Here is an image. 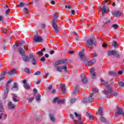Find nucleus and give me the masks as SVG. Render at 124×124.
Wrapping results in <instances>:
<instances>
[{
    "label": "nucleus",
    "instance_id": "obj_1",
    "mask_svg": "<svg viewBox=\"0 0 124 124\" xmlns=\"http://www.w3.org/2000/svg\"><path fill=\"white\" fill-rule=\"evenodd\" d=\"M113 84H114V83L111 82L110 85H108V83L106 82L105 85L106 89L102 91V93H104V94L106 95H112V93H113V88L111 86H112Z\"/></svg>",
    "mask_w": 124,
    "mask_h": 124
},
{
    "label": "nucleus",
    "instance_id": "obj_2",
    "mask_svg": "<svg viewBox=\"0 0 124 124\" xmlns=\"http://www.w3.org/2000/svg\"><path fill=\"white\" fill-rule=\"evenodd\" d=\"M59 16H56V14H54V17L53 18L52 21V28L54 29L55 32L58 33L60 31V30L58 29V24L56 23V19H58Z\"/></svg>",
    "mask_w": 124,
    "mask_h": 124
},
{
    "label": "nucleus",
    "instance_id": "obj_3",
    "mask_svg": "<svg viewBox=\"0 0 124 124\" xmlns=\"http://www.w3.org/2000/svg\"><path fill=\"white\" fill-rule=\"evenodd\" d=\"M96 43V41L95 40V38L94 36H92V39H88L87 41V45L88 47L91 49V47L90 46H93L95 45Z\"/></svg>",
    "mask_w": 124,
    "mask_h": 124
},
{
    "label": "nucleus",
    "instance_id": "obj_4",
    "mask_svg": "<svg viewBox=\"0 0 124 124\" xmlns=\"http://www.w3.org/2000/svg\"><path fill=\"white\" fill-rule=\"evenodd\" d=\"M122 115V116H123V117H124V110H123V108H122L120 107H117L116 108V112H115V114L114 115V117L115 118H118Z\"/></svg>",
    "mask_w": 124,
    "mask_h": 124
},
{
    "label": "nucleus",
    "instance_id": "obj_5",
    "mask_svg": "<svg viewBox=\"0 0 124 124\" xmlns=\"http://www.w3.org/2000/svg\"><path fill=\"white\" fill-rule=\"evenodd\" d=\"M108 56H115L116 58H120V56L119 52L117 50H109L108 53Z\"/></svg>",
    "mask_w": 124,
    "mask_h": 124
},
{
    "label": "nucleus",
    "instance_id": "obj_6",
    "mask_svg": "<svg viewBox=\"0 0 124 124\" xmlns=\"http://www.w3.org/2000/svg\"><path fill=\"white\" fill-rule=\"evenodd\" d=\"M79 56L82 62H86L87 61V57L85 55V49L83 48L82 50L79 52Z\"/></svg>",
    "mask_w": 124,
    "mask_h": 124
},
{
    "label": "nucleus",
    "instance_id": "obj_7",
    "mask_svg": "<svg viewBox=\"0 0 124 124\" xmlns=\"http://www.w3.org/2000/svg\"><path fill=\"white\" fill-rule=\"evenodd\" d=\"M31 54H29V57L25 55L22 56V60L25 62H31Z\"/></svg>",
    "mask_w": 124,
    "mask_h": 124
},
{
    "label": "nucleus",
    "instance_id": "obj_8",
    "mask_svg": "<svg viewBox=\"0 0 124 124\" xmlns=\"http://www.w3.org/2000/svg\"><path fill=\"white\" fill-rule=\"evenodd\" d=\"M33 40H34V42L36 43H37L38 42H42L43 41V38H42V37L39 36H35L34 37V38H33Z\"/></svg>",
    "mask_w": 124,
    "mask_h": 124
},
{
    "label": "nucleus",
    "instance_id": "obj_9",
    "mask_svg": "<svg viewBox=\"0 0 124 124\" xmlns=\"http://www.w3.org/2000/svg\"><path fill=\"white\" fill-rule=\"evenodd\" d=\"M0 112L1 114H0V120L2 119V116H3V112H4V108H3V106L2 105V102L1 100H0Z\"/></svg>",
    "mask_w": 124,
    "mask_h": 124
},
{
    "label": "nucleus",
    "instance_id": "obj_10",
    "mask_svg": "<svg viewBox=\"0 0 124 124\" xmlns=\"http://www.w3.org/2000/svg\"><path fill=\"white\" fill-rule=\"evenodd\" d=\"M67 62V59H62L60 60H59L57 62H55V65H60V64H62L64 63V62Z\"/></svg>",
    "mask_w": 124,
    "mask_h": 124
},
{
    "label": "nucleus",
    "instance_id": "obj_11",
    "mask_svg": "<svg viewBox=\"0 0 124 124\" xmlns=\"http://www.w3.org/2000/svg\"><path fill=\"white\" fill-rule=\"evenodd\" d=\"M80 90V86L79 85H76L74 89L73 90L72 95L74 96L76 95L78 93V91Z\"/></svg>",
    "mask_w": 124,
    "mask_h": 124
},
{
    "label": "nucleus",
    "instance_id": "obj_12",
    "mask_svg": "<svg viewBox=\"0 0 124 124\" xmlns=\"http://www.w3.org/2000/svg\"><path fill=\"white\" fill-rule=\"evenodd\" d=\"M80 77L81 78V82L83 84H87V83H88V78L85 77V75L84 74H81Z\"/></svg>",
    "mask_w": 124,
    "mask_h": 124
},
{
    "label": "nucleus",
    "instance_id": "obj_13",
    "mask_svg": "<svg viewBox=\"0 0 124 124\" xmlns=\"http://www.w3.org/2000/svg\"><path fill=\"white\" fill-rule=\"evenodd\" d=\"M90 73L92 75V79H95L96 78V74L94 72V68H92L90 69Z\"/></svg>",
    "mask_w": 124,
    "mask_h": 124
},
{
    "label": "nucleus",
    "instance_id": "obj_14",
    "mask_svg": "<svg viewBox=\"0 0 124 124\" xmlns=\"http://www.w3.org/2000/svg\"><path fill=\"white\" fill-rule=\"evenodd\" d=\"M22 83L23 84V87L25 90H30L31 89V86H28V83L27 82V80L24 79L22 80Z\"/></svg>",
    "mask_w": 124,
    "mask_h": 124
},
{
    "label": "nucleus",
    "instance_id": "obj_15",
    "mask_svg": "<svg viewBox=\"0 0 124 124\" xmlns=\"http://www.w3.org/2000/svg\"><path fill=\"white\" fill-rule=\"evenodd\" d=\"M30 58H31V62L32 64H33V65H35V64H36V60H35V59H34V57H33V55H32V53H30Z\"/></svg>",
    "mask_w": 124,
    "mask_h": 124
},
{
    "label": "nucleus",
    "instance_id": "obj_16",
    "mask_svg": "<svg viewBox=\"0 0 124 124\" xmlns=\"http://www.w3.org/2000/svg\"><path fill=\"white\" fill-rule=\"evenodd\" d=\"M60 88L62 89V92L63 93V94H64V93H66V87L65 86V84H61Z\"/></svg>",
    "mask_w": 124,
    "mask_h": 124
},
{
    "label": "nucleus",
    "instance_id": "obj_17",
    "mask_svg": "<svg viewBox=\"0 0 124 124\" xmlns=\"http://www.w3.org/2000/svg\"><path fill=\"white\" fill-rule=\"evenodd\" d=\"M18 52L20 55L23 57V56H24L26 55V51L24 49L22 48L21 47H18Z\"/></svg>",
    "mask_w": 124,
    "mask_h": 124
},
{
    "label": "nucleus",
    "instance_id": "obj_18",
    "mask_svg": "<svg viewBox=\"0 0 124 124\" xmlns=\"http://www.w3.org/2000/svg\"><path fill=\"white\" fill-rule=\"evenodd\" d=\"M14 85H13L12 87V88H11V90H12V91H18V84H17V83H16V82H15L14 83Z\"/></svg>",
    "mask_w": 124,
    "mask_h": 124
},
{
    "label": "nucleus",
    "instance_id": "obj_19",
    "mask_svg": "<svg viewBox=\"0 0 124 124\" xmlns=\"http://www.w3.org/2000/svg\"><path fill=\"white\" fill-rule=\"evenodd\" d=\"M9 92V89H7L5 88V90L4 91V94L3 95V99H6V97H7V94H8V93Z\"/></svg>",
    "mask_w": 124,
    "mask_h": 124
},
{
    "label": "nucleus",
    "instance_id": "obj_20",
    "mask_svg": "<svg viewBox=\"0 0 124 124\" xmlns=\"http://www.w3.org/2000/svg\"><path fill=\"white\" fill-rule=\"evenodd\" d=\"M113 15L115 16V17H118V16H121L122 15V13L120 11H114L112 13Z\"/></svg>",
    "mask_w": 124,
    "mask_h": 124
},
{
    "label": "nucleus",
    "instance_id": "obj_21",
    "mask_svg": "<svg viewBox=\"0 0 124 124\" xmlns=\"http://www.w3.org/2000/svg\"><path fill=\"white\" fill-rule=\"evenodd\" d=\"M16 70H17V69H13V70L8 72L7 74H8L9 75H13L16 73Z\"/></svg>",
    "mask_w": 124,
    "mask_h": 124
},
{
    "label": "nucleus",
    "instance_id": "obj_22",
    "mask_svg": "<svg viewBox=\"0 0 124 124\" xmlns=\"http://www.w3.org/2000/svg\"><path fill=\"white\" fill-rule=\"evenodd\" d=\"M93 93H91L89 97V100L88 101L90 103H92L93 101Z\"/></svg>",
    "mask_w": 124,
    "mask_h": 124
},
{
    "label": "nucleus",
    "instance_id": "obj_23",
    "mask_svg": "<svg viewBox=\"0 0 124 124\" xmlns=\"http://www.w3.org/2000/svg\"><path fill=\"white\" fill-rule=\"evenodd\" d=\"M98 114L99 116L101 117L103 116V109H102V108L99 107L98 108Z\"/></svg>",
    "mask_w": 124,
    "mask_h": 124
},
{
    "label": "nucleus",
    "instance_id": "obj_24",
    "mask_svg": "<svg viewBox=\"0 0 124 124\" xmlns=\"http://www.w3.org/2000/svg\"><path fill=\"white\" fill-rule=\"evenodd\" d=\"M8 106L9 109H14L15 108V106L12 104V102H10L8 104Z\"/></svg>",
    "mask_w": 124,
    "mask_h": 124
},
{
    "label": "nucleus",
    "instance_id": "obj_25",
    "mask_svg": "<svg viewBox=\"0 0 124 124\" xmlns=\"http://www.w3.org/2000/svg\"><path fill=\"white\" fill-rule=\"evenodd\" d=\"M49 118L50 119V121L52 122V123H54L56 121L55 119V117L53 115H52V114L50 113L49 115Z\"/></svg>",
    "mask_w": 124,
    "mask_h": 124
},
{
    "label": "nucleus",
    "instance_id": "obj_26",
    "mask_svg": "<svg viewBox=\"0 0 124 124\" xmlns=\"http://www.w3.org/2000/svg\"><path fill=\"white\" fill-rule=\"evenodd\" d=\"M86 116L88 117L90 120H93L94 119L93 115H91V114H90V113L88 112H86Z\"/></svg>",
    "mask_w": 124,
    "mask_h": 124
},
{
    "label": "nucleus",
    "instance_id": "obj_27",
    "mask_svg": "<svg viewBox=\"0 0 124 124\" xmlns=\"http://www.w3.org/2000/svg\"><path fill=\"white\" fill-rule=\"evenodd\" d=\"M13 81V80H12V79H10V80H8L6 85L5 89H7L8 90H9V88H10V86H9V84L10 83H11V82H12Z\"/></svg>",
    "mask_w": 124,
    "mask_h": 124
},
{
    "label": "nucleus",
    "instance_id": "obj_28",
    "mask_svg": "<svg viewBox=\"0 0 124 124\" xmlns=\"http://www.w3.org/2000/svg\"><path fill=\"white\" fill-rule=\"evenodd\" d=\"M62 70V69L64 70L65 73H68V70H67V67L65 65H63L62 66H61Z\"/></svg>",
    "mask_w": 124,
    "mask_h": 124
},
{
    "label": "nucleus",
    "instance_id": "obj_29",
    "mask_svg": "<svg viewBox=\"0 0 124 124\" xmlns=\"http://www.w3.org/2000/svg\"><path fill=\"white\" fill-rule=\"evenodd\" d=\"M29 4H26L23 2H21L19 4L17 5L18 7H23L25 6V5H28Z\"/></svg>",
    "mask_w": 124,
    "mask_h": 124
},
{
    "label": "nucleus",
    "instance_id": "obj_30",
    "mask_svg": "<svg viewBox=\"0 0 124 124\" xmlns=\"http://www.w3.org/2000/svg\"><path fill=\"white\" fill-rule=\"evenodd\" d=\"M102 13L103 16H104V14L106 13V7H105V5H104L102 9Z\"/></svg>",
    "mask_w": 124,
    "mask_h": 124
},
{
    "label": "nucleus",
    "instance_id": "obj_31",
    "mask_svg": "<svg viewBox=\"0 0 124 124\" xmlns=\"http://www.w3.org/2000/svg\"><path fill=\"white\" fill-rule=\"evenodd\" d=\"M100 121H101V123H106V118L105 117L103 116H101L100 118Z\"/></svg>",
    "mask_w": 124,
    "mask_h": 124
},
{
    "label": "nucleus",
    "instance_id": "obj_32",
    "mask_svg": "<svg viewBox=\"0 0 124 124\" xmlns=\"http://www.w3.org/2000/svg\"><path fill=\"white\" fill-rule=\"evenodd\" d=\"M112 46L114 47V48H117L118 46V43L116 41H114L112 43Z\"/></svg>",
    "mask_w": 124,
    "mask_h": 124
},
{
    "label": "nucleus",
    "instance_id": "obj_33",
    "mask_svg": "<svg viewBox=\"0 0 124 124\" xmlns=\"http://www.w3.org/2000/svg\"><path fill=\"white\" fill-rule=\"evenodd\" d=\"M25 14H29L30 13V10L28 8L25 7L24 8Z\"/></svg>",
    "mask_w": 124,
    "mask_h": 124
},
{
    "label": "nucleus",
    "instance_id": "obj_34",
    "mask_svg": "<svg viewBox=\"0 0 124 124\" xmlns=\"http://www.w3.org/2000/svg\"><path fill=\"white\" fill-rule=\"evenodd\" d=\"M75 115L76 117L78 118V119L79 121H81V115L78 114V113H77V112H75Z\"/></svg>",
    "mask_w": 124,
    "mask_h": 124
},
{
    "label": "nucleus",
    "instance_id": "obj_35",
    "mask_svg": "<svg viewBox=\"0 0 124 124\" xmlns=\"http://www.w3.org/2000/svg\"><path fill=\"white\" fill-rule=\"evenodd\" d=\"M40 97H41V95L38 94V95L35 97L36 101H40Z\"/></svg>",
    "mask_w": 124,
    "mask_h": 124
},
{
    "label": "nucleus",
    "instance_id": "obj_36",
    "mask_svg": "<svg viewBox=\"0 0 124 124\" xmlns=\"http://www.w3.org/2000/svg\"><path fill=\"white\" fill-rule=\"evenodd\" d=\"M24 71L28 74H31V71H30V69L29 68H25Z\"/></svg>",
    "mask_w": 124,
    "mask_h": 124
},
{
    "label": "nucleus",
    "instance_id": "obj_37",
    "mask_svg": "<svg viewBox=\"0 0 124 124\" xmlns=\"http://www.w3.org/2000/svg\"><path fill=\"white\" fill-rule=\"evenodd\" d=\"M64 101H65V99L60 100V99H59L58 104H63V103H64Z\"/></svg>",
    "mask_w": 124,
    "mask_h": 124
},
{
    "label": "nucleus",
    "instance_id": "obj_38",
    "mask_svg": "<svg viewBox=\"0 0 124 124\" xmlns=\"http://www.w3.org/2000/svg\"><path fill=\"white\" fill-rule=\"evenodd\" d=\"M96 62V59H93L91 61L88 62V64H91V62H92V64H94Z\"/></svg>",
    "mask_w": 124,
    "mask_h": 124
},
{
    "label": "nucleus",
    "instance_id": "obj_39",
    "mask_svg": "<svg viewBox=\"0 0 124 124\" xmlns=\"http://www.w3.org/2000/svg\"><path fill=\"white\" fill-rule=\"evenodd\" d=\"M118 85L120 87H124V82L123 81H119L118 82Z\"/></svg>",
    "mask_w": 124,
    "mask_h": 124
},
{
    "label": "nucleus",
    "instance_id": "obj_40",
    "mask_svg": "<svg viewBox=\"0 0 124 124\" xmlns=\"http://www.w3.org/2000/svg\"><path fill=\"white\" fill-rule=\"evenodd\" d=\"M108 74H109V75L115 76V75H116L117 74V73H116V72H115L111 71L108 73Z\"/></svg>",
    "mask_w": 124,
    "mask_h": 124
},
{
    "label": "nucleus",
    "instance_id": "obj_41",
    "mask_svg": "<svg viewBox=\"0 0 124 124\" xmlns=\"http://www.w3.org/2000/svg\"><path fill=\"white\" fill-rule=\"evenodd\" d=\"M25 41H21L18 43V45H16V46L18 47L19 46V47H21L23 44H24Z\"/></svg>",
    "mask_w": 124,
    "mask_h": 124
},
{
    "label": "nucleus",
    "instance_id": "obj_42",
    "mask_svg": "<svg viewBox=\"0 0 124 124\" xmlns=\"http://www.w3.org/2000/svg\"><path fill=\"white\" fill-rule=\"evenodd\" d=\"M82 102H83V103H87V102H89V100L88 99V98L85 97L83 98Z\"/></svg>",
    "mask_w": 124,
    "mask_h": 124
},
{
    "label": "nucleus",
    "instance_id": "obj_43",
    "mask_svg": "<svg viewBox=\"0 0 124 124\" xmlns=\"http://www.w3.org/2000/svg\"><path fill=\"white\" fill-rule=\"evenodd\" d=\"M77 99H78V98H73L71 99L70 100V102H71V104H73V103H74V102H75L76 101V100H77Z\"/></svg>",
    "mask_w": 124,
    "mask_h": 124
},
{
    "label": "nucleus",
    "instance_id": "obj_44",
    "mask_svg": "<svg viewBox=\"0 0 124 124\" xmlns=\"http://www.w3.org/2000/svg\"><path fill=\"white\" fill-rule=\"evenodd\" d=\"M112 28H113L114 30H117L119 28V25L118 24H113L112 26Z\"/></svg>",
    "mask_w": 124,
    "mask_h": 124
},
{
    "label": "nucleus",
    "instance_id": "obj_45",
    "mask_svg": "<svg viewBox=\"0 0 124 124\" xmlns=\"http://www.w3.org/2000/svg\"><path fill=\"white\" fill-rule=\"evenodd\" d=\"M59 97H56L54 98V100H53V103H56V102H58L59 101Z\"/></svg>",
    "mask_w": 124,
    "mask_h": 124
},
{
    "label": "nucleus",
    "instance_id": "obj_46",
    "mask_svg": "<svg viewBox=\"0 0 124 124\" xmlns=\"http://www.w3.org/2000/svg\"><path fill=\"white\" fill-rule=\"evenodd\" d=\"M93 93H98V89L94 88L93 90Z\"/></svg>",
    "mask_w": 124,
    "mask_h": 124
},
{
    "label": "nucleus",
    "instance_id": "obj_47",
    "mask_svg": "<svg viewBox=\"0 0 124 124\" xmlns=\"http://www.w3.org/2000/svg\"><path fill=\"white\" fill-rule=\"evenodd\" d=\"M29 100V103H31V102L33 101V99H34V98L33 97H31L28 99Z\"/></svg>",
    "mask_w": 124,
    "mask_h": 124
},
{
    "label": "nucleus",
    "instance_id": "obj_48",
    "mask_svg": "<svg viewBox=\"0 0 124 124\" xmlns=\"http://www.w3.org/2000/svg\"><path fill=\"white\" fill-rule=\"evenodd\" d=\"M112 94H113L114 95V96H115V97H117L118 95H119V93L115 92V93H113V92H112Z\"/></svg>",
    "mask_w": 124,
    "mask_h": 124
},
{
    "label": "nucleus",
    "instance_id": "obj_49",
    "mask_svg": "<svg viewBox=\"0 0 124 124\" xmlns=\"http://www.w3.org/2000/svg\"><path fill=\"white\" fill-rule=\"evenodd\" d=\"M74 122H75L76 123L78 122V124H85L81 120H80L79 121H76V120H74Z\"/></svg>",
    "mask_w": 124,
    "mask_h": 124
},
{
    "label": "nucleus",
    "instance_id": "obj_50",
    "mask_svg": "<svg viewBox=\"0 0 124 124\" xmlns=\"http://www.w3.org/2000/svg\"><path fill=\"white\" fill-rule=\"evenodd\" d=\"M57 71H58L59 72H62V67H58L56 68Z\"/></svg>",
    "mask_w": 124,
    "mask_h": 124
},
{
    "label": "nucleus",
    "instance_id": "obj_51",
    "mask_svg": "<svg viewBox=\"0 0 124 124\" xmlns=\"http://www.w3.org/2000/svg\"><path fill=\"white\" fill-rule=\"evenodd\" d=\"M37 54H39V56H43V51L41 50V51H38Z\"/></svg>",
    "mask_w": 124,
    "mask_h": 124
},
{
    "label": "nucleus",
    "instance_id": "obj_52",
    "mask_svg": "<svg viewBox=\"0 0 124 124\" xmlns=\"http://www.w3.org/2000/svg\"><path fill=\"white\" fill-rule=\"evenodd\" d=\"M111 23V20H108L106 21L105 22V25H109Z\"/></svg>",
    "mask_w": 124,
    "mask_h": 124
},
{
    "label": "nucleus",
    "instance_id": "obj_53",
    "mask_svg": "<svg viewBox=\"0 0 124 124\" xmlns=\"http://www.w3.org/2000/svg\"><path fill=\"white\" fill-rule=\"evenodd\" d=\"M40 74H41V72L40 71H38L33 75H40Z\"/></svg>",
    "mask_w": 124,
    "mask_h": 124
},
{
    "label": "nucleus",
    "instance_id": "obj_54",
    "mask_svg": "<svg viewBox=\"0 0 124 124\" xmlns=\"http://www.w3.org/2000/svg\"><path fill=\"white\" fill-rule=\"evenodd\" d=\"M76 40L78 41L79 39V36L78 35V34L76 33V37H75Z\"/></svg>",
    "mask_w": 124,
    "mask_h": 124
},
{
    "label": "nucleus",
    "instance_id": "obj_55",
    "mask_svg": "<svg viewBox=\"0 0 124 124\" xmlns=\"http://www.w3.org/2000/svg\"><path fill=\"white\" fill-rule=\"evenodd\" d=\"M6 73H7L6 71H3V72H2L1 73L0 76L3 77V76H4V75H5V74H6Z\"/></svg>",
    "mask_w": 124,
    "mask_h": 124
},
{
    "label": "nucleus",
    "instance_id": "obj_56",
    "mask_svg": "<svg viewBox=\"0 0 124 124\" xmlns=\"http://www.w3.org/2000/svg\"><path fill=\"white\" fill-rule=\"evenodd\" d=\"M9 10H10V9L8 8L7 10L5 11V15H8V14H9Z\"/></svg>",
    "mask_w": 124,
    "mask_h": 124
},
{
    "label": "nucleus",
    "instance_id": "obj_57",
    "mask_svg": "<svg viewBox=\"0 0 124 124\" xmlns=\"http://www.w3.org/2000/svg\"><path fill=\"white\" fill-rule=\"evenodd\" d=\"M68 53H69V54H70L71 55H73L75 54V52L74 51H72V50H69L68 51Z\"/></svg>",
    "mask_w": 124,
    "mask_h": 124
},
{
    "label": "nucleus",
    "instance_id": "obj_58",
    "mask_svg": "<svg viewBox=\"0 0 124 124\" xmlns=\"http://www.w3.org/2000/svg\"><path fill=\"white\" fill-rule=\"evenodd\" d=\"M45 60H46L45 57H42L40 59L41 62H45Z\"/></svg>",
    "mask_w": 124,
    "mask_h": 124
},
{
    "label": "nucleus",
    "instance_id": "obj_59",
    "mask_svg": "<svg viewBox=\"0 0 124 124\" xmlns=\"http://www.w3.org/2000/svg\"><path fill=\"white\" fill-rule=\"evenodd\" d=\"M49 54H50V55H53V54H55V51L53 50H50L49 51Z\"/></svg>",
    "mask_w": 124,
    "mask_h": 124
},
{
    "label": "nucleus",
    "instance_id": "obj_60",
    "mask_svg": "<svg viewBox=\"0 0 124 124\" xmlns=\"http://www.w3.org/2000/svg\"><path fill=\"white\" fill-rule=\"evenodd\" d=\"M45 27H46V25H45V24H43L41 25V28L43 29V30H44Z\"/></svg>",
    "mask_w": 124,
    "mask_h": 124
},
{
    "label": "nucleus",
    "instance_id": "obj_61",
    "mask_svg": "<svg viewBox=\"0 0 124 124\" xmlns=\"http://www.w3.org/2000/svg\"><path fill=\"white\" fill-rule=\"evenodd\" d=\"M71 5H69V6H67V5H65V8H68V9H70L71 8Z\"/></svg>",
    "mask_w": 124,
    "mask_h": 124
},
{
    "label": "nucleus",
    "instance_id": "obj_62",
    "mask_svg": "<svg viewBox=\"0 0 124 124\" xmlns=\"http://www.w3.org/2000/svg\"><path fill=\"white\" fill-rule=\"evenodd\" d=\"M33 93L35 94H36V93H37V90L36 89L34 88L33 89Z\"/></svg>",
    "mask_w": 124,
    "mask_h": 124
},
{
    "label": "nucleus",
    "instance_id": "obj_63",
    "mask_svg": "<svg viewBox=\"0 0 124 124\" xmlns=\"http://www.w3.org/2000/svg\"><path fill=\"white\" fill-rule=\"evenodd\" d=\"M13 101H14V102H18V101H19V100H17L16 98L14 97L13 98Z\"/></svg>",
    "mask_w": 124,
    "mask_h": 124
},
{
    "label": "nucleus",
    "instance_id": "obj_64",
    "mask_svg": "<svg viewBox=\"0 0 124 124\" xmlns=\"http://www.w3.org/2000/svg\"><path fill=\"white\" fill-rule=\"evenodd\" d=\"M102 46L104 47V48H106V47H107V44L104 43V44H103L102 45Z\"/></svg>",
    "mask_w": 124,
    "mask_h": 124
}]
</instances>
